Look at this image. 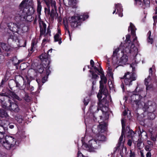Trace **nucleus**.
Listing matches in <instances>:
<instances>
[{
    "instance_id": "obj_55",
    "label": "nucleus",
    "mask_w": 157,
    "mask_h": 157,
    "mask_svg": "<svg viewBox=\"0 0 157 157\" xmlns=\"http://www.w3.org/2000/svg\"><path fill=\"white\" fill-rule=\"evenodd\" d=\"M140 155L141 157H144V156L143 153V151L141 150L140 151Z\"/></svg>"
},
{
    "instance_id": "obj_6",
    "label": "nucleus",
    "mask_w": 157,
    "mask_h": 157,
    "mask_svg": "<svg viewBox=\"0 0 157 157\" xmlns=\"http://www.w3.org/2000/svg\"><path fill=\"white\" fill-rule=\"evenodd\" d=\"M125 119L124 118H123L121 120V123L122 125V130L121 136L119 138V141L117 147H115L116 150H120L121 148L122 149H124L125 152H126L127 151V148L126 147H124V143L125 142V136L124 134L123 133V130L125 128Z\"/></svg>"
},
{
    "instance_id": "obj_63",
    "label": "nucleus",
    "mask_w": 157,
    "mask_h": 157,
    "mask_svg": "<svg viewBox=\"0 0 157 157\" xmlns=\"http://www.w3.org/2000/svg\"><path fill=\"white\" fill-rule=\"evenodd\" d=\"M127 113H126V112L125 110H124L123 112V114L124 116H125L126 115Z\"/></svg>"
},
{
    "instance_id": "obj_49",
    "label": "nucleus",
    "mask_w": 157,
    "mask_h": 157,
    "mask_svg": "<svg viewBox=\"0 0 157 157\" xmlns=\"http://www.w3.org/2000/svg\"><path fill=\"white\" fill-rule=\"evenodd\" d=\"M46 68H46V69H47L46 74L47 75V76H48L49 75V74L50 72V71L49 70V67H46ZM45 69H46V68H45Z\"/></svg>"
},
{
    "instance_id": "obj_32",
    "label": "nucleus",
    "mask_w": 157,
    "mask_h": 157,
    "mask_svg": "<svg viewBox=\"0 0 157 157\" xmlns=\"http://www.w3.org/2000/svg\"><path fill=\"white\" fill-rule=\"evenodd\" d=\"M12 60L13 63L14 65H17L20 62V61L18 60L16 57L13 58Z\"/></svg>"
},
{
    "instance_id": "obj_48",
    "label": "nucleus",
    "mask_w": 157,
    "mask_h": 157,
    "mask_svg": "<svg viewBox=\"0 0 157 157\" xmlns=\"http://www.w3.org/2000/svg\"><path fill=\"white\" fill-rule=\"evenodd\" d=\"M132 140L131 139H129L128 140L127 142V144L129 146H131L132 145Z\"/></svg>"
},
{
    "instance_id": "obj_22",
    "label": "nucleus",
    "mask_w": 157,
    "mask_h": 157,
    "mask_svg": "<svg viewBox=\"0 0 157 157\" xmlns=\"http://www.w3.org/2000/svg\"><path fill=\"white\" fill-rule=\"evenodd\" d=\"M61 34L59 31H58V33H56L54 36V41L55 42L58 41L59 44L62 43L61 39L60 37Z\"/></svg>"
},
{
    "instance_id": "obj_4",
    "label": "nucleus",
    "mask_w": 157,
    "mask_h": 157,
    "mask_svg": "<svg viewBox=\"0 0 157 157\" xmlns=\"http://www.w3.org/2000/svg\"><path fill=\"white\" fill-rule=\"evenodd\" d=\"M35 10L33 7H31L28 9L27 8L26 11H25L24 10H20L17 12L15 19L19 20L25 19L28 16L33 14Z\"/></svg>"
},
{
    "instance_id": "obj_7",
    "label": "nucleus",
    "mask_w": 157,
    "mask_h": 157,
    "mask_svg": "<svg viewBox=\"0 0 157 157\" xmlns=\"http://www.w3.org/2000/svg\"><path fill=\"white\" fill-rule=\"evenodd\" d=\"M136 78L134 73L127 72L121 79H124V82L126 85L130 86L132 84V81L136 80Z\"/></svg>"
},
{
    "instance_id": "obj_50",
    "label": "nucleus",
    "mask_w": 157,
    "mask_h": 157,
    "mask_svg": "<svg viewBox=\"0 0 157 157\" xmlns=\"http://www.w3.org/2000/svg\"><path fill=\"white\" fill-rule=\"evenodd\" d=\"M78 157H84V156L79 151H78Z\"/></svg>"
},
{
    "instance_id": "obj_58",
    "label": "nucleus",
    "mask_w": 157,
    "mask_h": 157,
    "mask_svg": "<svg viewBox=\"0 0 157 157\" xmlns=\"http://www.w3.org/2000/svg\"><path fill=\"white\" fill-rule=\"evenodd\" d=\"M122 12H117L116 13V14L117 13H118L119 16H120V17H122L123 16V13H122Z\"/></svg>"
},
{
    "instance_id": "obj_27",
    "label": "nucleus",
    "mask_w": 157,
    "mask_h": 157,
    "mask_svg": "<svg viewBox=\"0 0 157 157\" xmlns=\"http://www.w3.org/2000/svg\"><path fill=\"white\" fill-rule=\"evenodd\" d=\"M50 17L52 19L54 17H57L58 16V14L57 13L56 10H55L53 8H52L51 13H50Z\"/></svg>"
},
{
    "instance_id": "obj_15",
    "label": "nucleus",
    "mask_w": 157,
    "mask_h": 157,
    "mask_svg": "<svg viewBox=\"0 0 157 157\" xmlns=\"http://www.w3.org/2000/svg\"><path fill=\"white\" fill-rule=\"evenodd\" d=\"M9 101H10V104L9 106L8 109L11 110L15 112H18L19 111V109L18 105L13 102L11 103L10 100H9Z\"/></svg>"
},
{
    "instance_id": "obj_1",
    "label": "nucleus",
    "mask_w": 157,
    "mask_h": 157,
    "mask_svg": "<svg viewBox=\"0 0 157 157\" xmlns=\"http://www.w3.org/2000/svg\"><path fill=\"white\" fill-rule=\"evenodd\" d=\"M132 97L135 98V100L136 104L140 107H142L145 111L148 110L150 112H153L156 108L155 104L151 101H149L147 102L144 103V99L142 97L138 94H135L132 96Z\"/></svg>"
},
{
    "instance_id": "obj_3",
    "label": "nucleus",
    "mask_w": 157,
    "mask_h": 157,
    "mask_svg": "<svg viewBox=\"0 0 157 157\" xmlns=\"http://www.w3.org/2000/svg\"><path fill=\"white\" fill-rule=\"evenodd\" d=\"M0 142L6 149L9 150L14 146L16 141L12 136H6L0 140Z\"/></svg>"
},
{
    "instance_id": "obj_25",
    "label": "nucleus",
    "mask_w": 157,
    "mask_h": 157,
    "mask_svg": "<svg viewBox=\"0 0 157 157\" xmlns=\"http://www.w3.org/2000/svg\"><path fill=\"white\" fill-rule=\"evenodd\" d=\"M122 49H123V47L122 46L121 44L119 48H117L114 50L113 54V56L114 57V58H113V59H114V57L117 56L119 50L120 49L122 50Z\"/></svg>"
},
{
    "instance_id": "obj_9",
    "label": "nucleus",
    "mask_w": 157,
    "mask_h": 157,
    "mask_svg": "<svg viewBox=\"0 0 157 157\" xmlns=\"http://www.w3.org/2000/svg\"><path fill=\"white\" fill-rule=\"evenodd\" d=\"M33 0H23L19 5L20 10L26 11L27 8L30 6L33 5Z\"/></svg>"
},
{
    "instance_id": "obj_17",
    "label": "nucleus",
    "mask_w": 157,
    "mask_h": 157,
    "mask_svg": "<svg viewBox=\"0 0 157 157\" xmlns=\"http://www.w3.org/2000/svg\"><path fill=\"white\" fill-rule=\"evenodd\" d=\"M153 66H152V67L150 68L149 70V75L148 77L146 78L145 79V84L146 86V89L147 90H148L149 89V87L148 86V82L147 81V80H148V81H150L151 80V78L150 77L152 75V68Z\"/></svg>"
},
{
    "instance_id": "obj_64",
    "label": "nucleus",
    "mask_w": 157,
    "mask_h": 157,
    "mask_svg": "<svg viewBox=\"0 0 157 157\" xmlns=\"http://www.w3.org/2000/svg\"><path fill=\"white\" fill-rule=\"evenodd\" d=\"M84 103L85 105H87L88 104V102L85 101V100H84Z\"/></svg>"
},
{
    "instance_id": "obj_42",
    "label": "nucleus",
    "mask_w": 157,
    "mask_h": 157,
    "mask_svg": "<svg viewBox=\"0 0 157 157\" xmlns=\"http://www.w3.org/2000/svg\"><path fill=\"white\" fill-rule=\"evenodd\" d=\"M108 90L105 88L103 87L102 90V94L105 95H107L108 94Z\"/></svg>"
},
{
    "instance_id": "obj_44",
    "label": "nucleus",
    "mask_w": 157,
    "mask_h": 157,
    "mask_svg": "<svg viewBox=\"0 0 157 157\" xmlns=\"http://www.w3.org/2000/svg\"><path fill=\"white\" fill-rule=\"evenodd\" d=\"M48 76L44 77L42 79V82L43 83H45L47 80Z\"/></svg>"
},
{
    "instance_id": "obj_61",
    "label": "nucleus",
    "mask_w": 157,
    "mask_h": 157,
    "mask_svg": "<svg viewBox=\"0 0 157 157\" xmlns=\"http://www.w3.org/2000/svg\"><path fill=\"white\" fill-rule=\"evenodd\" d=\"M34 47V46H33L32 45H31V48H30V49H29V50L31 52H33V49Z\"/></svg>"
},
{
    "instance_id": "obj_41",
    "label": "nucleus",
    "mask_w": 157,
    "mask_h": 157,
    "mask_svg": "<svg viewBox=\"0 0 157 157\" xmlns=\"http://www.w3.org/2000/svg\"><path fill=\"white\" fill-rule=\"evenodd\" d=\"M24 98L25 100L26 101L28 102L30 101L29 97L27 94H25Z\"/></svg>"
},
{
    "instance_id": "obj_45",
    "label": "nucleus",
    "mask_w": 157,
    "mask_h": 157,
    "mask_svg": "<svg viewBox=\"0 0 157 157\" xmlns=\"http://www.w3.org/2000/svg\"><path fill=\"white\" fill-rule=\"evenodd\" d=\"M135 2L136 4H137L139 5H141L142 3L141 0H135Z\"/></svg>"
},
{
    "instance_id": "obj_13",
    "label": "nucleus",
    "mask_w": 157,
    "mask_h": 157,
    "mask_svg": "<svg viewBox=\"0 0 157 157\" xmlns=\"http://www.w3.org/2000/svg\"><path fill=\"white\" fill-rule=\"evenodd\" d=\"M128 61V56L125 54H123L120 59L116 62V63L119 65L123 66L127 63Z\"/></svg>"
},
{
    "instance_id": "obj_2",
    "label": "nucleus",
    "mask_w": 157,
    "mask_h": 157,
    "mask_svg": "<svg viewBox=\"0 0 157 157\" xmlns=\"http://www.w3.org/2000/svg\"><path fill=\"white\" fill-rule=\"evenodd\" d=\"M88 17V15L84 14L80 16L74 15L69 17L68 20L71 24V27L75 28L80 25L82 21L87 19Z\"/></svg>"
},
{
    "instance_id": "obj_8",
    "label": "nucleus",
    "mask_w": 157,
    "mask_h": 157,
    "mask_svg": "<svg viewBox=\"0 0 157 157\" xmlns=\"http://www.w3.org/2000/svg\"><path fill=\"white\" fill-rule=\"evenodd\" d=\"M99 141L95 139L90 140L88 142V144H85L83 146L85 147L87 150L91 151L92 149H97L100 146Z\"/></svg>"
},
{
    "instance_id": "obj_23",
    "label": "nucleus",
    "mask_w": 157,
    "mask_h": 157,
    "mask_svg": "<svg viewBox=\"0 0 157 157\" xmlns=\"http://www.w3.org/2000/svg\"><path fill=\"white\" fill-rule=\"evenodd\" d=\"M49 55V54L47 55L46 53H44L40 56L39 58L42 61L47 62L48 58L50 57Z\"/></svg>"
},
{
    "instance_id": "obj_20",
    "label": "nucleus",
    "mask_w": 157,
    "mask_h": 157,
    "mask_svg": "<svg viewBox=\"0 0 157 157\" xmlns=\"http://www.w3.org/2000/svg\"><path fill=\"white\" fill-rule=\"evenodd\" d=\"M14 26L11 29V31L14 32L18 33L19 29L21 28V24L19 23H14Z\"/></svg>"
},
{
    "instance_id": "obj_37",
    "label": "nucleus",
    "mask_w": 157,
    "mask_h": 157,
    "mask_svg": "<svg viewBox=\"0 0 157 157\" xmlns=\"http://www.w3.org/2000/svg\"><path fill=\"white\" fill-rule=\"evenodd\" d=\"M51 6L52 8H53L55 10H56V2L55 1H52L51 2Z\"/></svg>"
},
{
    "instance_id": "obj_53",
    "label": "nucleus",
    "mask_w": 157,
    "mask_h": 157,
    "mask_svg": "<svg viewBox=\"0 0 157 157\" xmlns=\"http://www.w3.org/2000/svg\"><path fill=\"white\" fill-rule=\"evenodd\" d=\"M151 154L150 151H148L146 154V157H151Z\"/></svg>"
},
{
    "instance_id": "obj_14",
    "label": "nucleus",
    "mask_w": 157,
    "mask_h": 157,
    "mask_svg": "<svg viewBox=\"0 0 157 157\" xmlns=\"http://www.w3.org/2000/svg\"><path fill=\"white\" fill-rule=\"evenodd\" d=\"M136 29L135 26L131 23H130V26L128 27V31H129L131 30V33L132 35L133 36L135 37L133 38V41L136 42V41H137V37L135 36V32Z\"/></svg>"
},
{
    "instance_id": "obj_52",
    "label": "nucleus",
    "mask_w": 157,
    "mask_h": 157,
    "mask_svg": "<svg viewBox=\"0 0 157 157\" xmlns=\"http://www.w3.org/2000/svg\"><path fill=\"white\" fill-rule=\"evenodd\" d=\"M44 70V67H41L39 69L38 71L39 72H40V73H41Z\"/></svg>"
},
{
    "instance_id": "obj_28",
    "label": "nucleus",
    "mask_w": 157,
    "mask_h": 157,
    "mask_svg": "<svg viewBox=\"0 0 157 157\" xmlns=\"http://www.w3.org/2000/svg\"><path fill=\"white\" fill-rule=\"evenodd\" d=\"M45 3L48 7L49 8L47 9L46 8H45V12L46 13H47L48 14H49L50 13V10L49 9L50 6L49 5V0H43Z\"/></svg>"
},
{
    "instance_id": "obj_60",
    "label": "nucleus",
    "mask_w": 157,
    "mask_h": 157,
    "mask_svg": "<svg viewBox=\"0 0 157 157\" xmlns=\"http://www.w3.org/2000/svg\"><path fill=\"white\" fill-rule=\"evenodd\" d=\"M36 81H37L39 87L40 86V79H36Z\"/></svg>"
},
{
    "instance_id": "obj_12",
    "label": "nucleus",
    "mask_w": 157,
    "mask_h": 157,
    "mask_svg": "<svg viewBox=\"0 0 157 157\" xmlns=\"http://www.w3.org/2000/svg\"><path fill=\"white\" fill-rule=\"evenodd\" d=\"M8 93H2L0 94L2 96H6L10 98V97L13 98H14L17 99L19 101L21 100V99L20 98L17 94L14 93L13 92L9 90L7 91Z\"/></svg>"
},
{
    "instance_id": "obj_16",
    "label": "nucleus",
    "mask_w": 157,
    "mask_h": 157,
    "mask_svg": "<svg viewBox=\"0 0 157 157\" xmlns=\"http://www.w3.org/2000/svg\"><path fill=\"white\" fill-rule=\"evenodd\" d=\"M103 89H101L100 88V89L99 90V92L98 93V94L97 95V97L98 98V99L99 100V102L98 103V105L99 107H100V108H102L103 107H104L105 105L104 104H103V100H100V99H101V95L102 94V90Z\"/></svg>"
},
{
    "instance_id": "obj_18",
    "label": "nucleus",
    "mask_w": 157,
    "mask_h": 157,
    "mask_svg": "<svg viewBox=\"0 0 157 157\" xmlns=\"http://www.w3.org/2000/svg\"><path fill=\"white\" fill-rule=\"evenodd\" d=\"M134 134V132L132 130L130 129L129 127H126V136L127 137L132 138Z\"/></svg>"
},
{
    "instance_id": "obj_34",
    "label": "nucleus",
    "mask_w": 157,
    "mask_h": 157,
    "mask_svg": "<svg viewBox=\"0 0 157 157\" xmlns=\"http://www.w3.org/2000/svg\"><path fill=\"white\" fill-rule=\"evenodd\" d=\"M64 2H68V5L72 6L75 3V0H63Z\"/></svg>"
},
{
    "instance_id": "obj_31",
    "label": "nucleus",
    "mask_w": 157,
    "mask_h": 157,
    "mask_svg": "<svg viewBox=\"0 0 157 157\" xmlns=\"http://www.w3.org/2000/svg\"><path fill=\"white\" fill-rule=\"evenodd\" d=\"M115 8L117 10V12H122L123 11V9L121 5L120 4H115Z\"/></svg>"
},
{
    "instance_id": "obj_39",
    "label": "nucleus",
    "mask_w": 157,
    "mask_h": 157,
    "mask_svg": "<svg viewBox=\"0 0 157 157\" xmlns=\"http://www.w3.org/2000/svg\"><path fill=\"white\" fill-rule=\"evenodd\" d=\"M26 79H27V82H28V83H27V86H29V88H28V87H27V88L28 90H29L30 91H32L33 90H34V87L32 86H30L29 85V83L28 82V78H26Z\"/></svg>"
},
{
    "instance_id": "obj_38",
    "label": "nucleus",
    "mask_w": 157,
    "mask_h": 157,
    "mask_svg": "<svg viewBox=\"0 0 157 157\" xmlns=\"http://www.w3.org/2000/svg\"><path fill=\"white\" fill-rule=\"evenodd\" d=\"M151 146H149L148 145H146L144 147V149L145 150L147 151H151L152 150V149L151 147H152Z\"/></svg>"
},
{
    "instance_id": "obj_35",
    "label": "nucleus",
    "mask_w": 157,
    "mask_h": 157,
    "mask_svg": "<svg viewBox=\"0 0 157 157\" xmlns=\"http://www.w3.org/2000/svg\"><path fill=\"white\" fill-rule=\"evenodd\" d=\"M98 140H99V141H105V137L104 135H101L98 136Z\"/></svg>"
},
{
    "instance_id": "obj_56",
    "label": "nucleus",
    "mask_w": 157,
    "mask_h": 157,
    "mask_svg": "<svg viewBox=\"0 0 157 157\" xmlns=\"http://www.w3.org/2000/svg\"><path fill=\"white\" fill-rule=\"evenodd\" d=\"M90 64L92 65V67H94V62L93 60L91 59L90 61Z\"/></svg>"
},
{
    "instance_id": "obj_10",
    "label": "nucleus",
    "mask_w": 157,
    "mask_h": 157,
    "mask_svg": "<svg viewBox=\"0 0 157 157\" xmlns=\"http://www.w3.org/2000/svg\"><path fill=\"white\" fill-rule=\"evenodd\" d=\"M40 36L44 35V37L48 36L49 37L51 36V31L48 28L47 32L46 33H45L46 28V24L43 22H40Z\"/></svg>"
},
{
    "instance_id": "obj_11",
    "label": "nucleus",
    "mask_w": 157,
    "mask_h": 157,
    "mask_svg": "<svg viewBox=\"0 0 157 157\" xmlns=\"http://www.w3.org/2000/svg\"><path fill=\"white\" fill-rule=\"evenodd\" d=\"M99 73L101 74L100 78L101 80L100 81V88L102 89L103 88L104 86L103 83L105 84L107 81V79L106 78L105 76L104 72L102 70H101Z\"/></svg>"
},
{
    "instance_id": "obj_54",
    "label": "nucleus",
    "mask_w": 157,
    "mask_h": 157,
    "mask_svg": "<svg viewBox=\"0 0 157 157\" xmlns=\"http://www.w3.org/2000/svg\"><path fill=\"white\" fill-rule=\"evenodd\" d=\"M129 157H135L134 153H132V151L131 150L130 151Z\"/></svg>"
},
{
    "instance_id": "obj_59",
    "label": "nucleus",
    "mask_w": 157,
    "mask_h": 157,
    "mask_svg": "<svg viewBox=\"0 0 157 157\" xmlns=\"http://www.w3.org/2000/svg\"><path fill=\"white\" fill-rule=\"evenodd\" d=\"M36 44V43L34 40H32V45L33 46H34Z\"/></svg>"
},
{
    "instance_id": "obj_21",
    "label": "nucleus",
    "mask_w": 157,
    "mask_h": 157,
    "mask_svg": "<svg viewBox=\"0 0 157 157\" xmlns=\"http://www.w3.org/2000/svg\"><path fill=\"white\" fill-rule=\"evenodd\" d=\"M106 125L105 123L100 124L98 126V131L99 133H102L106 130Z\"/></svg>"
},
{
    "instance_id": "obj_5",
    "label": "nucleus",
    "mask_w": 157,
    "mask_h": 157,
    "mask_svg": "<svg viewBox=\"0 0 157 157\" xmlns=\"http://www.w3.org/2000/svg\"><path fill=\"white\" fill-rule=\"evenodd\" d=\"M126 41L124 44L125 48V52L127 53H136L137 52V48L135 47V45L130 40V36L129 35H127L126 36Z\"/></svg>"
},
{
    "instance_id": "obj_46",
    "label": "nucleus",
    "mask_w": 157,
    "mask_h": 157,
    "mask_svg": "<svg viewBox=\"0 0 157 157\" xmlns=\"http://www.w3.org/2000/svg\"><path fill=\"white\" fill-rule=\"evenodd\" d=\"M107 70H108L109 73H111L112 71V69L110 65L109 64L107 65Z\"/></svg>"
},
{
    "instance_id": "obj_51",
    "label": "nucleus",
    "mask_w": 157,
    "mask_h": 157,
    "mask_svg": "<svg viewBox=\"0 0 157 157\" xmlns=\"http://www.w3.org/2000/svg\"><path fill=\"white\" fill-rule=\"evenodd\" d=\"M147 144L148 145L151 146V147L153 146V143L151 142V141L150 140H147Z\"/></svg>"
},
{
    "instance_id": "obj_33",
    "label": "nucleus",
    "mask_w": 157,
    "mask_h": 157,
    "mask_svg": "<svg viewBox=\"0 0 157 157\" xmlns=\"http://www.w3.org/2000/svg\"><path fill=\"white\" fill-rule=\"evenodd\" d=\"M91 73V74L92 75V78L93 79H97L99 78V76L98 75H97L96 74H95L94 73L91 71L90 70L89 71Z\"/></svg>"
},
{
    "instance_id": "obj_47",
    "label": "nucleus",
    "mask_w": 157,
    "mask_h": 157,
    "mask_svg": "<svg viewBox=\"0 0 157 157\" xmlns=\"http://www.w3.org/2000/svg\"><path fill=\"white\" fill-rule=\"evenodd\" d=\"M153 18L154 21V25H155L156 23L157 22V16H153Z\"/></svg>"
},
{
    "instance_id": "obj_29",
    "label": "nucleus",
    "mask_w": 157,
    "mask_h": 157,
    "mask_svg": "<svg viewBox=\"0 0 157 157\" xmlns=\"http://www.w3.org/2000/svg\"><path fill=\"white\" fill-rule=\"evenodd\" d=\"M151 32L150 31H149L148 32L147 34V35L148 36L147 40L148 43H150L151 44H152V43L153 42V40L152 38L151 37Z\"/></svg>"
},
{
    "instance_id": "obj_57",
    "label": "nucleus",
    "mask_w": 157,
    "mask_h": 157,
    "mask_svg": "<svg viewBox=\"0 0 157 157\" xmlns=\"http://www.w3.org/2000/svg\"><path fill=\"white\" fill-rule=\"evenodd\" d=\"M94 67V69L95 70H96V71H95V72H96V71H98L99 73L100 71V70H102V69H101H101H100V70H99L98 69V68H97V67H94H94Z\"/></svg>"
},
{
    "instance_id": "obj_36",
    "label": "nucleus",
    "mask_w": 157,
    "mask_h": 157,
    "mask_svg": "<svg viewBox=\"0 0 157 157\" xmlns=\"http://www.w3.org/2000/svg\"><path fill=\"white\" fill-rule=\"evenodd\" d=\"M0 102L1 103L2 106L3 108L8 109L9 106H7V104L4 101L2 100H0Z\"/></svg>"
},
{
    "instance_id": "obj_43",
    "label": "nucleus",
    "mask_w": 157,
    "mask_h": 157,
    "mask_svg": "<svg viewBox=\"0 0 157 157\" xmlns=\"http://www.w3.org/2000/svg\"><path fill=\"white\" fill-rule=\"evenodd\" d=\"M45 38L43 40V43H44L45 42H48L49 40V37L48 36L44 37Z\"/></svg>"
},
{
    "instance_id": "obj_40",
    "label": "nucleus",
    "mask_w": 157,
    "mask_h": 157,
    "mask_svg": "<svg viewBox=\"0 0 157 157\" xmlns=\"http://www.w3.org/2000/svg\"><path fill=\"white\" fill-rule=\"evenodd\" d=\"M14 23L13 22H10L7 24V26L11 31V29H12L13 26L15 25Z\"/></svg>"
},
{
    "instance_id": "obj_19",
    "label": "nucleus",
    "mask_w": 157,
    "mask_h": 157,
    "mask_svg": "<svg viewBox=\"0 0 157 157\" xmlns=\"http://www.w3.org/2000/svg\"><path fill=\"white\" fill-rule=\"evenodd\" d=\"M5 132L4 128L2 124V121L0 119V140H1L3 138Z\"/></svg>"
},
{
    "instance_id": "obj_24",
    "label": "nucleus",
    "mask_w": 157,
    "mask_h": 157,
    "mask_svg": "<svg viewBox=\"0 0 157 157\" xmlns=\"http://www.w3.org/2000/svg\"><path fill=\"white\" fill-rule=\"evenodd\" d=\"M1 46L2 48L5 51H8L10 49V46L9 45L4 43H1Z\"/></svg>"
},
{
    "instance_id": "obj_62",
    "label": "nucleus",
    "mask_w": 157,
    "mask_h": 157,
    "mask_svg": "<svg viewBox=\"0 0 157 157\" xmlns=\"http://www.w3.org/2000/svg\"><path fill=\"white\" fill-rule=\"evenodd\" d=\"M121 88H122L123 90H124V85L123 83L121 85Z\"/></svg>"
},
{
    "instance_id": "obj_30",
    "label": "nucleus",
    "mask_w": 157,
    "mask_h": 157,
    "mask_svg": "<svg viewBox=\"0 0 157 157\" xmlns=\"http://www.w3.org/2000/svg\"><path fill=\"white\" fill-rule=\"evenodd\" d=\"M8 116V114L4 110L0 109V117L3 118L6 117Z\"/></svg>"
},
{
    "instance_id": "obj_26",
    "label": "nucleus",
    "mask_w": 157,
    "mask_h": 157,
    "mask_svg": "<svg viewBox=\"0 0 157 157\" xmlns=\"http://www.w3.org/2000/svg\"><path fill=\"white\" fill-rule=\"evenodd\" d=\"M42 6L41 5V2L40 0H37V11L38 15L40 16L41 15V11Z\"/></svg>"
}]
</instances>
